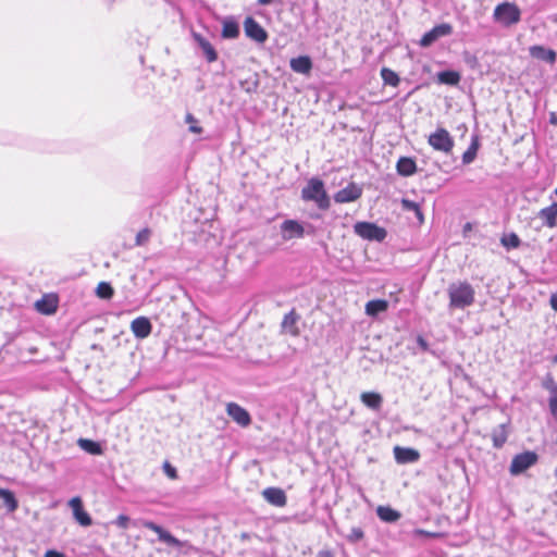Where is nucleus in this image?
I'll use <instances>...</instances> for the list:
<instances>
[{"instance_id":"1","label":"nucleus","mask_w":557,"mask_h":557,"mask_svg":"<svg viewBox=\"0 0 557 557\" xmlns=\"http://www.w3.org/2000/svg\"><path fill=\"white\" fill-rule=\"evenodd\" d=\"M304 201H313L320 210H327L331 207L330 197L325 190L324 182L319 177L310 178L301 189Z\"/></svg>"},{"instance_id":"2","label":"nucleus","mask_w":557,"mask_h":557,"mask_svg":"<svg viewBox=\"0 0 557 557\" xmlns=\"http://www.w3.org/2000/svg\"><path fill=\"white\" fill-rule=\"evenodd\" d=\"M449 307L465 309L474 302V289L468 282L453 283L448 289Z\"/></svg>"},{"instance_id":"3","label":"nucleus","mask_w":557,"mask_h":557,"mask_svg":"<svg viewBox=\"0 0 557 557\" xmlns=\"http://www.w3.org/2000/svg\"><path fill=\"white\" fill-rule=\"evenodd\" d=\"M493 18L503 26L509 27L520 22L521 11L516 3L505 1L496 5Z\"/></svg>"},{"instance_id":"4","label":"nucleus","mask_w":557,"mask_h":557,"mask_svg":"<svg viewBox=\"0 0 557 557\" xmlns=\"http://www.w3.org/2000/svg\"><path fill=\"white\" fill-rule=\"evenodd\" d=\"M141 528L153 533V536L150 537L151 542L159 541L163 543L166 547L175 549H181V547L183 546L180 540L174 537L168 530L152 521H143Z\"/></svg>"},{"instance_id":"5","label":"nucleus","mask_w":557,"mask_h":557,"mask_svg":"<svg viewBox=\"0 0 557 557\" xmlns=\"http://www.w3.org/2000/svg\"><path fill=\"white\" fill-rule=\"evenodd\" d=\"M355 233L363 239L383 242L387 232L384 227H381L372 222H357L354 225Z\"/></svg>"},{"instance_id":"6","label":"nucleus","mask_w":557,"mask_h":557,"mask_svg":"<svg viewBox=\"0 0 557 557\" xmlns=\"http://www.w3.org/2000/svg\"><path fill=\"white\" fill-rule=\"evenodd\" d=\"M539 460L535 451L527 450L516 455L510 463L509 472L511 475H519L533 467Z\"/></svg>"},{"instance_id":"7","label":"nucleus","mask_w":557,"mask_h":557,"mask_svg":"<svg viewBox=\"0 0 557 557\" xmlns=\"http://www.w3.org/2000/svg\"><path fill=\"white\" fill-rule=\"evenodd\" d=\"M428 141L433 149L446 153L450 152L454 147V139L445 128H437L429 136Z\"/></svg>"},{"instance_id":"8","label":"nucleus","mask_w":557,"mask_h":557,"mask_svg":"<svg viewBox=\"0 0 557 557\" xmlns=\"http://www.w3.org/2000/svg\"><path fill=\"white\" fill-rule=\"evenodd\" d=\"M453 34V26L448 23H442L436 26H434L432 29L426 32L422 38L420 39V46L421 47H430L433 45L437 39L449 36Z\"/></svg>"},{"instance_id":"9","label":"nucleus","mask_w":557,"mask_h":557,"mask_svg":"<svg viewBox=\"0 0 557 557\" xmlns=\"http://www.w3.org/2000/svg\"><path fill=\"white\" fill-rule=\"evenodd\" d=\"M244 29L246 36L258 44H264L268 39L267 30L251 16L246 17Z\"/></svg>"},{"instance_id":"10","label":"nucleus","mask_w":557,"mask_h":557,"mask_svg":"<svg viewBox=\"0 0 557 557\" xmlns=\"http://www.w3.org/2000/svg\"><path fill=\"white\" fill-rule=\"evenodd\" d=\"M227 414L242 428H246L251 423L249 412L236 403H230L226 406Z\"/></svg>"},{"instance_id":"11","label":"nucleus","mask_w":557,"mask_h":557,"mask_svg":"<svg viewBox=\"0 0 557 557\" xmlns=\"http://www.w3.org/2000/svg\"><path fill=\"white\" fill-rule=\"evenodd\" d=\"M362 195V188L355 183L348 184L345 188L334 195V201L337 203L352 202Z\"/></svg>"},{"instance_id":"12","label":"nucleus","mask_w":557,"mask_h":557,"mask_svg":"<svg viewBox=\"0 0 557 557\" xmlns=\"http://www.w3.org/2000/svg\"><path fill=\"white\" fill-rule=\"evenodd\" d=\"M393 453L399 465L414 463L420 459V453L411 447L395 446Z\"/></svg>"},{"instance_id":"13","label":"nucleus","mask_w":557,"mask_h":557,"mask_svg":"<svg viewBox=\"0 0 557 557\" xmlns=\"http://www.w3.org/2000/svg\"><path fill=\"white\" fill-rule=\"evenodd\" d=\"M75 520L83 527H89L92 523L90 515L84 509L83 502L79 497H73L69 502Z\"/></svg>"},{"instance_id":"14","label":"nucleus","mask_w":557,"mask_h":557,"mask_svg":"<svg viewBox=\"0 0 557 557\" xmlns=\"http://www.w3.org/2000/svg\"><path fill=\"white\" fill-rule=\"evenodd\" d=\"M131 331L138 339L147 338L152 331V324L147 317H138L131 322Z\"/></svg>"},{"instance_id":"15","label":"nucleus","mask_w":557,"mask_h":557,"mask_svg":"<svg viewBox=\"0 0 557 557\" xmlns=\"http://www.w3.org/2000/svg\"><path fill=\"white\" fill-rule=\"evenodd\" d=\"M284 239L302 238L305 236L304 226L296 220H285L281 225Z\"/></svg>"},{"instance_id":"16","label":"nucleus","mask_w":557,"mask_h":557,"mask_svg":"<svg viewBox=\"0 0 557 557\" xmlns=\"http://www.w3.org/2000/svg\"><path fill=\"white\" fill-rule=\"evenodd\" d=\"M191 36L209 63L218 60V52L208 39L196 32H193Z\"/></svg>"},{"instance_id":"17","label":"nucleus","mask_w":557,"mask_h":557,"mask_svg":"<svg viewBox=\"0 0 557 557\" xmlns=\"http://www.w3.org/2000/svg\"><path fill=\"white\" fill-rule=\"evenodd\" d=\"M263 498L271 505L284 507L287 503L285 492L280 487H267L262 491Z\"/></svg>"},{"instance_id":"18","label":"nucleus","mask_w":557,"mask_h":557,"mask_svg":"<svg viewBox=\"0 0 557 557\" xmlns=\"http://www.w3.org/2000/svg\"><path fill=\"white\" fill-rule=\"evenodd\" d=\"M529 51H530V55L534 59L544 61L548 64H554L556 62L557 53L555 50H553L550 48L535 45V46L530 47Z\"/></svg>"},{"instance_id":"19","label":"nucleus","mask_w":557,"mask_h":557,"mask_svg":"<svg viewBox=\"0 0 557 557\" xmlns=\"http://www.w3.org/2000/svg\"><path fill=\"white\" fill-rule=\"evenodd\" d=\"M417 163L413 158L400 157L396 163V172L398 175L408 177L417 173Z\"/></svg>"},{"instance_id":"20","label":"nucleus","mask_w":557,"mask_h":557,"mask_svg":"<svg viewBox=\"0 0 557 557\" xmlns=\"http://www.w3.org/2000/svg\"><path fill=\"white\" fill-rule=\"evenodd\" d=\"M300 319L299 314L292 309L288 313H286L281 323L282 330L289 333L293 336L299 335V329L297 326V322Z\"/></svg>"},{"instance_id":"21","label":"nucleus","mask_w":557,"mask_h":557,"mask_svg":"<svg viewBox=\"0 0 557 557\" xmlns=\"http://www.w3.org/2000/svg\"><path fill=\"white\" fill-rule=\"evenodd\" d=\"M537 215L543 220L544 225L550 228L555 227L557 225V202L554 201L550 206L541 209Z\"/></svg>"},{"instance_id":"22","label":"nucleus","mask_w":557,"mask_h":557,"mask_svg":"<svg viewBox=\"0 0 557 557\" xmlns=\"http://www.w3.org/2000/svg\"><path fill=\"white\" fill-rule=\"evenodd\" d=\"M290 69L299 74H309L312 69V61L308 55H299L289 61Z\"/></svg>"},{"instance_id":"23","label":"nucleus","mask_w":557,"mask_h":557,"mask_svg":"<svg viewBox=\"0 0 557 557\" xmlns=\"http://www.w3.org/2000/svg\"><path fill=\"white\" fill-rule=\"evenodd\" d=\"M375 512L379 519L386 523H395L401 518V513L391 506H379Z\"/></svg>"},{"instance_id":"24","label":"nucleus","mask_w":557,"mask_h":557,"mask_svg":"<svg viewBox=\"0 0 557 557\" xmlns=\"http://www.w3.org/2000/svg\"><path fill=\"white\" fill-rule=\"evenodd\" d=\"M361 401L372 410H380L383 404V397L375 392H364L361 394Z\"/></svg>"},{"instance_id":"25","label":"nucleus","mask_w":557,"mask_h":557,"mask_svg":"<svg viewBox=\"0 0 557 557\" xmlns=\"http://www.w3.org/2000/svg\"><path fill=\"white\" fill-rule=\"evenodd\" d=\"M36 309L42 314H52L58 309V302L55 298L44 296L36 302Z\"/></svg>"},{"instance_id":"26","label":"nucleus","mask_w":557,"mask_h":557,"mask_svg":"<svg viewBox=\"0 0 557 557\" xmlns=\"http://www.w3.org/2000/svg\"><path fill=\"white\" fill-rule=\"evenodd\" d=\"M480 148V140L478 135L471 137V143L468 149L462 154V164L468 165L474 161Z\"/></svg>"},{"instance_id":"27","label":"nucleus","mask_w":557,"mask_h":557,"mask_svg":"<svg viewBox=\"0 0 557 557\" xmlns=\"http://www.w3.org/2000/svg\"><path fill=\"white\" fill-rule=\"evenodd\" d=\"M77 445L85 450L86 453L94 455V456H100L103 454V448L99 442L89 440V438H79L77 441Z\"/></svg>"},{"instance_id":"28","label":"nucleus","mask_w":557,"mask_h":557,"mask_svg":"<svg viewBox=\"0 0 557 557\" xmlns=\"http://www.w3.org/2000/svg\"><path fill=\"white\" fill-rule=\"evenodd\" d=\"M221 35L224 39L237 38L239 35L238 23L232 17L224 20Z\"/></svg>"},{"instance_id":"29","label":"nucleus","mask_w":557,"mask_h":557,"mask_svg":"<svg viewBox=\"0 0 557 557\" xmlns=\"http://www.w3.org/2000/svg\"><path fill=\"white\" fill-rule=\"evenodd\" d=\"M388 308V302L384 299L370 300L366 305V313L370 317H376L385 312Z\"/></svg>"},{"instance_id":"30","label":"nucleus","mask_w":557,"mask_h":557,"mask_svg":"<svg viewBox=\"0 0 557 557\" xmlns=\"http://www.w3.org/2000/svg\"><path fill=\"white\" fill-rule=\"evenodd\" d=\"M0 499L3 500L8 512H14L18 508V502L10 490L0 487Z\"/></svg>"},{"instance_id":"31","label":"nucleus","mask_w":557,"mask_h":557,"mask_svg":"<svg viewBox=\"0 0 557 557\" xmlns=\"http://www.w3.org/2000/svg\"><path fill=\"white\" fill-rule=\"evenodd\" d=\"M461 79V76L458 72L453 70H445L437 74V81L441 84L455 86L457 85Z\"/></svg>"},{"instance_id":"32","label":"nucleus","mask_w":557,"mask_h":557,"mask_svg":"<svg viewBox=\"0 0 557 557\" xmlns=\"http://www.w3.org/2000/svg\"><path fill=\"white\" fill-rule=\"evenodd\" d=\"M507 437H508V434L506 431V425L505 424L498 425L492 432L493 446L498 449L502 448L504 446V444L506 443Z\"/></svg>"},{"instance_id":"33","label":"nucleus","mask_w":557,"mask_h":557,"mask_svg":"<svg viewBox=\"0 0 557 557\" xmlns=\"http://www.w3.org/2000/svg\"><path fill=\"white\" fill-rule=\"evenodd\" d=\"M500 244L507 250L517 249L521 245V239L519 238V236L516 233L511 232V233L504 234L502 236Z\"/></svg>"},{"instance_id":"34","label":"nucleus","mask_w":557,"mask_h":557,"mask_svg":"<svg viewBox=\"0 0 557 557\" xmlns=\"http://www.w3.org/2000/svg\"><path fill=\"white\" fill-rule=\"evenodd\" d=\"M403 209L406 211H412L418 219L419 223L424 222V216L421 211L420 205L416 201L409 200V199H403L401 200Z\"/></svg>"},{"instance_id":"35","label":"nucleus","mask_w":557,"mask_h":557,"mask_svg":"<svg viewBox=\"0 0 557 557\" xmlns=\"http://www.w3.org/2000/svg\"><path fill=\"white\" fill-rule=\"evenodd\" d=\"M144 520H137L133 521L128 516L126 515H119L117 518L112 522L116 527L121 529H129L131 527L141 528V522Z\"/></svg>"},{"instance_id":"36","label":"nucleus","mask_w":557,"mask_h":557,"mask_svg":"<svg viewBox=\"0 0 557 557\" xmlns=\"http://www.w3.org/2000/svg\"><path fill=\"white\" fill-rule=\"evenodd\" d=\"M381 77L385 85H389L393 87H397L400 82L398 74L387 67H383L381 70Z\"/></svg>"},{"instance_id":"37","label":"nucleus","mask_w":557,"mask_h":557,"mask_svg":"<svg viewBox=\"0 0 557 557\" xmlns=\"http://www.w3.org/2000/svg\"><path fill=\"white\" fill-rule=\"evenodd\" d=\"M96 295L101 299H111L114 295V289L108 282H100L96 288Z\"/></svg>"},{"instance_id":"38","label":"nucleus","mask_w":557,"mask_h":557,"mask_svg":"<svg viewBox=\"0 0 557 557\" xmlns=\"http://www.w3.org/2000/svg\"><path fill=\"white\" fill-rule=\"evenodd\" d=\"M542 387L550 394L557 393V382L550 373H547L542 381Z\"/></svg>"},{"instance_id":"39","label":"nucleus","mask_w":557,"mask_h":557,"mask_svg":"<svg viewBox=\"0 0 557 557\" xmlns=\"http://www.w3.org/2000/svg\"><path fill=\"white\" fill-rule=\"evenodd\" d=\"M185 122L189 124V132L194 134L202 133V128L197 125L198 121L191 113L186 114Z\"/></svg>"},{"instance_id":"40","label":"nucleus","mask_w":557,"mask_h":557,"mask_svg":"<svg viewBox=\"0 0 557 557\" xmlns=\"http://www.w3.org/2000/svg\"><path fill=\"white\" fill-rule=\"evenodd\" d=\"M364 537V532L361 528H352L350 533L347 535V540L350 543H357Z\"/></svg>"},{"instance_id":"41","label":"nucleus","mask_w":557,"mask_h":557,"mask_svg":"<svg viewBox=\"0 0 557 557\" xmlns=\"http://www.w3.org/2000/svg\"><path fill=\"white\" fill-rule=\"evenodd\" d=\"M150 238V231L148 228H144L136 235V245L143 246L145 245Z\"/></svg>"},{"instance_id":"42","label":"nucleus","mask_w":557,"mask_h":557,"mask_svg":"<svg viewBox=\"0 0 557 557\" xmlns=\"http://www.w3.org/2000/svg\"><path fill=\"white\" fill-rule=\"evenodd\" d=\"M548 408L552 416H557V393L550 394V397L548 399Z\"/></svg>"},{"instance_id":"43","label":"nucleus","mask_w":557,"mask_h":557,"mask_svg":"<svg viewBox=\"0 0 557 557\" xmlns=\"http://www.w3.org/2000/svg\"><path fill=\"white\" fill-rule=\"evenodd\" d=\"M163 470L165 472V474L171 478V479H176L177 478V471L174 467H172L168 461L164 462L163 465Z\"/></svg>"},{"instance_id":"44","label":"nucleus","mask_w":557,"mask_h":557,"mask_svg":"<svg viewBox=\"0 0 557 557\" xmlns=\"http://www.w3.org/2000/svg\"><path fill=\"white\" fill-rule=\"evenodd\" d=\"M417 344L423 351L429 350V343L421 335L417 337Z\"/></svg>"},{"instance_id":"45","label":"nucleus","mask_w":557,"mask_h":557,"mask_svg":"<svg viewBox=\"0 0 557 557\" xmlns=\"http://www.w3.org/2000/svg\"><path fill=\"white\" fill-rule=\"evenodd\" d=\"M45 557H65V555L61 552L49 549L46 552Z\"/></svg>"},{"instance_id":"46","label":"nucleus","mask_w":557,"mask_h":557,"mask_svg":"<svg viewBox=\"0 0 557 557\" xmlns=\"http://www.w3.org/2000/svg\"><path fill=\"white\" fill-rule=\"evenodd\" d=\"M317 557H334V553L331 549H322L318 553Z\"/></svg>"},{"instance_id":"47","label":"nucleus","mask_w":557,"mask_h":557,"mask_svg":"<svg viewBox=\"0 0 557 557\" xmlns=\"http://www.w3.org/2000/svg\"><path fill=\"white\" fill-rule=\"evenodd\" d=\"M552 308L557 311V293L553 294L549 299Z\"/></svg>"},{"instance_id":"48","label":"nucleus","mask_w":557,"mask_h":557,"mask_svg":"<svg viewBox=\"0 0 557 557\" xmlns=\"http://www.w3.org/2000/svg\"><path fill=\"white\" fill-rule=\"evenodd\" d=\"M274 2H278V3H281V2H282V0H258V1H257V3H258L259 5H270V4L274 3Z\"/></svg>"},{"instance_id":"49","label":"nucleus","mask_w":557,"mask_h":557,"mask_svg":"<svg viewBox=\"0 0 557 557\" xmlns=\"http://www.w3.org/2000/svg\"><path fill=\"white\" fill-rule=\"evenodd\" d=\"M550 123L557 125V116L554 113L550 116Z\"/></svg>"},{"instance_id":"50","label":"nucleus","mask_w":557,"mask_h":557,"mask_svg":"<svg viewBox=\"0 0 557 557\" xmlns=\"http://www.w3.org/2000/svg\"><path fill=\"white\" fill-rule=\"evenodd\" d=\"M553 362L557 364V354L553 357Z\"/></svg>"}]
</instances>
